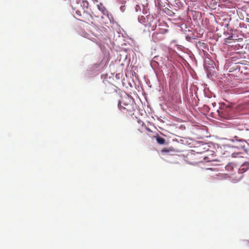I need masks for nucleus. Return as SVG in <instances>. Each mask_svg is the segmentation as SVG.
Returning <instances> with one entry per match:
<instances>
[{
    "label": "nucleus",
    "instance_id": "obj_1",
    "mask_svg": "<svg viewBox=\"0 0 249 249\" xmlns=\"http://www.w3.org/2000/svg\"><path fill=\"white\" fill-rule=\"evenodd\" d=\"M231 109L228 107H221L217 110L218 115L220 118L223 119H229L231 117Z\"/></svg>",
    "mask_w": 249,
    "mask_h": 249
},
{
    "label": "nucleus",
    "instance_id": "obj_2",
    "mask_svg": "<svg viewBox=\"0 0 249 249\" xmlns=\"http://www.w3.org/2000/svg\"><path fill=\"white\" fill-rule=\"evenodd\" d=\"M118 107L120 109L123 108L127 110H130V104L125 102L124 99L120 101L118 103Z\"/></svg>",
    "mask_w": 249,
    "mask_h": 249
},
{
    "label": "nucleus",
    "instance_id": "obj_3",
    "mask_svg": "<svg viewBox=\"0 0 249 249\" xmlns=\"http://www.w3.org/2000/svg\"><path fill=\"white\" fill-rule=\"evenodd\" d=\"M156 140H157V142H158V143L160 144H163L165 142V139H164L160 136H157Z\"/></svg>",
    "mask_w": 249,
    "mask_h": 249
},
{
    "label": "nucleus",
    "instance_id": "obj_4",
    "mask_svg": "<svg viewBox=\"0 0 249 249\" xmlns=\"http://www.w3.org/2000/svg\"><path fill=\"white\" fill-rule=\"evenodd\" d=\"M97 7L98 9L101 11L104 15L107 13L106 9L102 6V4H100V5H97Z\"/></svg>",
    "mask_w": 249,
    "mask_h": 249
},
{
    "label": "nucleus",
    "instance_id": "obj_5",
    "mask_svg": "<svg viewBox=\"0 0 249 249\" xmlns=\"http://www.w3.org/2000/svg\"><path fill=\"white\" fill-rule=\"evenodd\" d=\"M173 151V150L171 148H163L162 150H161V152L162 153H168L170 151Z\"/></svg>",
    "mask_w": 249,
    "mask_h": 249
},
{
    "label": "nucleus",
    "instance_id": "obj_6",
    "mask_svg": "<svg viewBox=\"0 0 249 249\" xmlns=\"http://www.w3.org/2000/svg\"><path fill=\"white\" fill-rule=\"evenodd\" d=\"M83 6L85 7L86 8L88 7L89 2L87 1H83Z\"/></svg>",
    "mask_w": 249,
    "mask_h": 249
},
{
    "label": "nucleus",
    "instance_id": "obj_7",
    "mask_svg": "<svg viewBox=\"0 0 249 249\" xmlns=\"http://www.w3.org/2000/svg\"><path fill=\"white\" fill-rule=\"evenodd\" d=\"M135 10L137 12H139L141 11V7L139 5H137L135 7Z\"/></svg>",
    "mask_w": 249,
    "mask_h": 249
},
{
    "label": "nucleus",
    "instance_id": "obj_8",
    "mask_svg": "<svg viewBox=\"0 0 249 249\" xmlns=\"http://www.w3.org/2000/svg\"><path fill=\"white\" fill-rule=\"evenodd\" d=\"M121 11L122 12H124L125 10V6L124 5H122L120 8Z\"/></svg>",
    "mask_w": 249,
    "mask_h": 249
},
{
    "label": "nucleus",
    "instance_id": "obj_9",
    "mask_svg": "<svg viewBox=\"0 0 249 249\" xmlns=\"http://www.w3.org/2000/svg\"><path fill=\"white\" fill-rule=\"evenodd\" d=\"M231 37H230L229 38H226V40L225 41V42L227 43H231V42L230 41V40H231Z\"/></svg>",
    "mask_w": 249,
    "mask_h": 249
},
{
    "label": "nucleus",
    "instance_id": "obj_10",
    "mask_svg": "<svg viewBox=\"0 0 249 249\" xmlns=\"http://www.w3.org/2000/svg\"><path fill=\"white\" fill-rule=\"evenodd\" d=\"M246 48L249 51V42L247 44Z\"/></svg>",
    "mask_w": 249,
    "mask_h": 249
},
{
    "label": "nucleus",
    "instance_id": "obj_11",
    "mask_svg": "<svg viewBox=\"0 0 249 249\" xmlns=\"http://www.w3.org/2000/svg\"><path fill=\"white\" fill-rule=\"evenodd\" d=\"M76 13L77 14L79 15V12H78V11H77V12H76Z\"/></svg>",
    "mask_w": 249,
    "mask_h": 249
},
{
    "label": "nucleus",
    "instance_id": "obj_12",
    "mask_svg": "<svg viewBox=\"0 0 249 249\" xmlns=\"http://www.w3.org/2000/svg\"><path fill=\"white\" fill-rule=\"evenodd\" d=\"M147 130H148V131H150V129L148 128H147Z\"/></svg>",
    "mask_w": 249,
    "mask_h": 249
},
{
    "label": "nucleus",
    "instance_id": "obj_13",
    "mask_svg": "<svg viewBox=\"0 0 249 249\" xmlns=\"http://www.w3.org/2000/svg\"><path fill=\"white\" fill-rule=\"evenodd\" d=\"M128 100H129V102H130V100L128 98L127 99Z\"/></svg>",
    "mask_w": 249,
    "mask_h": 249
}]
</instances>
